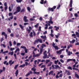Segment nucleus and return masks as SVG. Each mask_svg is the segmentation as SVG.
<instances>
[{"label": "nucleus", "instance_id": "f257e3e1", "mask_svg": "<svg viewBox=\"0 0 79 79\" xmlns=\"http://www.w3.org/2000/svg\"><path fill=\"white\" fill-rule=\"evenodd\" d=\"M31 70L32 71H34L33 73L34 74H39L40 73V72H35L36 71V69L35 68V67H33V68H32Z\"/></svg>", "mask_w": 79, "mask_h": 79}, {"label": "nucleus", "instance_id": "f03ea898", "mask_svg": "<svg viewBox=\"0 0 79 79\" xmlns=\"http://www.w3.org/2000/svg\"><path fill=\"white\" fill-rule=\"evenodd\" d=\"M52 20V16L50 17L49 21H48V25L50 26V24H53V21Z\"/></svg>", "mask_w": 79, "mask_h": 79}, {"label": "nucleus", "instance_id": "7ed1b4c3", "mask_svg": "<svg viewBox=\"0 0 79 79\" xmlns=\"http://www.w3.org/2000/svg\"><path fill=\"white\" fill-rule=\"evenodd\" d=\"M55 67H54V65H52V69H57L58 68L59 69L60 68V67H59L58 65H55Z\"/></svg>", "mask_w": 79, "mask_h": 79}, {"label": "nucleus", "instance_id": "20e7f679", "mask_svg": "<svg viewBox=\"0 0 79 79\" xmlns=\"http://www.w3.org/2000/svg\"><path fill=\"white\" fill-rule=\"evenodd\" d=\"M33 58H35L36 57H37L38 56H39L40 55V54H37L36 55H35V53L33 51Z\"/></svg>", "mask_w": 79, "mask_h": 79}, {"label": "nucleus", "instance_id": "39448f33", "mask_svg": "<svg viewBox=\"0 0 79 79\" xmlns=\"http://www.w3.org/2000/svg\"><path fill=\"white\" fill-rule=\"evenodd\" d=\"M6 33L5 32H2V33L1 35H4L5 37V39H7V37H8V35H7V34H6Z\"/></svg>", "mask_w": 79, "mask_h": 79}, {"label": "nucleus", "instance_id": "423d86ee", "mask_svg": "<svg viewBox=\"0 0 79 79\" xmlns=\"http://www.w3.org/2000/svg\"><path fill=\"white\" fill-rule=\"evenodd\" d=\"M23 20L25 22H28V20L27 19V16H24Z\"/></svg>", "mask_w": 79, "mask_h": 79}, {"label": "nucleus", "instance_id": "0eeeda50", "mask_svg": "<svg viewBox=\"0 0 79 79\" xmlns=\"http://www.w3.org/2000/svg\"><path fill=\"white\" fill-rule=\"evenodd\" d=\"M1 53L2 54H4L5 53H8V51H6L3 52V49H1Z\"/></svg>", "mask_w": 79, "mask_h": 79}, {"label": "nucleus", "instance_id": "6e6552de", "mask_svg": "<svg viewBox=\"0 0 79 79\" xmlns=\"http://www.w3.org/2000/svg\"><path fill=\"white\" fill-rule=\"evenodd\" d=\"M14 63H15V61H13V62H12V60H10L9 62V63L10 64V66H11L12 64H14Z\"/></svg>", "mask_w": 79, "mask_h": 79}, {"label": "nucleus", "instance_id": "1a4fd4ad", "mask_svg": "<svg viewBox=\"0 0 79 79\" xmlns=\"http://www.w3.org/2000/svg\"><path fill=\"white\" fill-rule=\"evenodd\" d=\"M33 74V72H31V71H29V73H27L26 75V76L27 77L28 76L30 75V74Z\"/></svg>", "mask_w": 79, "mask_h": 79}, {"label": "nucleus", "instance_id": "9d476101", "mask_svg": "<svg viewBox=\"0 0 79 79\" xmlns=\"http://www.w3.org/2000/svg\"><path fill=\"white\" fill-rule=\"evenodd\" d=\"M17 11L18 12H19L20 11V10H21V8H20V7L19 6H17Z\"/></svg>", "mask_w": 79, "mask_h": 79}, {"label": "nucleus", "instance_id": "9b49d317", "mask_svg": "<svg viewBox=\"0 0 79 79\" xmlns=\"http://www.w3.org/2000/svg\"><path fill=\"white\" fill-rule=\"evenodd\" d=\"M67 73V75H70L71 74V73L69 71V70H65V73Z\"/></svg>", "mask_w": 79, "mask_h": 79}, {"label": "nucleus", "instance_id": "f8f14e48", "mask_svg": "<svg viewBox=\"0 0 79 79\" xmlns=\"http://www.w3.org/2000/svg\"><path fill=\"white\" fill-rule=\"evenodd\" d=\"M73 61L74 62H75L76 61L75 59H68L67 61L69 62L70 61Z\"/></svg>", "mask_w": 79, "mask_h": 79}, {"label": "nucleus", "instance_id": "ddd939ff", "mask_svg": "<svg viewBox=\"0 0 79 79\" xmlns=\"http://www.w3.org/2000/svg\"><path fill=\"white\" fill-rule=\"evenodd\" d=\"M48 10L49 11H51L52 12L54 11V10L52 8H48Z\"/></svg>", "mask_w": 79, "mask_h": 79}, {"label": "nucleus", "instance_id": "4468645a", "mask_svg": "<svg viewBox=\"0 0 79 79\" xmlns=\"http://www.w3.org/2000/svg\"><path fill=\"white\" fill-rule=\"evenodd\" d=\"M41 37L42 39H43L45 40H46V35H44V36H43V35L41 36Z\"/></svg>", "mask_w": 79, "mask_h": 79}, {"label": "nucleus", "instance_id": "2eb2a0df", "mask_svg": "<svg viewBox=\"0 0 79 79\" xmlns=\"http://www.w3.org/2000/svg\"><path fill=\"white\" fill-rule=\"evenodd\" d=\"M72 3H73V0H71L70 1V7H72Z\"/></svg>", "mask_w": 79, "mask_h": 79}, {"label": "nucleus", "instance_id": "dca6fc26", "mask_svg": "<svg viewBox=\"0 0 79 79\" xmlns=\"http://www.w3.org/2000/svg\"><path fill=\"white\" fill-rule=\"evenodd\" d=\"M75 42V39H73L72 41H70L69 42L71 44H73Z\"/></svg>", "mask_w": 79, "mask_h": 79}, {"label": "nucleus", "instance_id": "f3484780", "mask_svg": "<svg viewBox=\"0 0 79 79\" xmlns=\"http://www.w3.org/2000/svg\"><path fill=\"white\" fill-rule=\"evenodd\" d=\"M25 12V8H22L20 11V12Z\"/></svg>", "mask_w": 79, "mask_h": 79}, {"label": "nucleus", "instance_id": "a211bd4d", "mask_svg": "<svg viewBox=\"0 0 79 79\" xmlns=\"http://www.w3.org/2000/svg\"><path fill=\"white\" fill-rule=\"evenodd\" d=\"M54 27L55 28H56L55 29V31H57L59 29V27H57L56 26H55Z\"/></svg>", "mask_w": 79, "mask_h": 79}, {"label": "nucleus", "instance_id": "6ab92c4d", "mask_svg": "<svg viewBox=\"0 0 79 79\" xmlns=\"http://www.w3.org/2000/svg\"><path fill=\"white\" fill-rule=\"evenodd\" d=\"M14 54V52H10L8 53V55H10L11 56L13 55Z\"/></svg>", "mask_w": 79, "mask_h": 79}, {"label": "nucleus", "instance_id": "aec40b11", "mask_svg": "<svg viewBox=\"0 0 79 79\" xmlns=\"http://www.w3.org/2000/svg\"><path fill=\"white\" fill-rule=\"evenodd\" d=\"M39 42V39H37L36 40L34 43V44H36V43H38Z\"/></svg>", "mask_w": 79, "mask_h": 79}, {"label": "nucleus", "instance_id": "412c9836", "mask_svg": "<svg viewBox=\"0 0 79 79\" xmlns=\"http://www.w3.org/2000/svg\"><path fill=\"white\" fill-rule=\"evenodd\" d=\"M76 35L77 36V37H79V33L77 31H76L75 32Z\"/></svg>", "mask_w": 79, "mask_h": 79}, {"label": "nucleus", "instance_id": "4be33fe9", "mask_svg": "<svg viewBox=\"0 0 79 79\" xmlns=\"http://www.w3.org/2000/svg\"><path fill=\"white\" fill-rule=\"evenodd\" d=\"M60 7H61V5L60 4L58 5V6L56 8V9L59 10Z\"/></svg>", "mask_w": 79, "mask_h": 79}, {"label": "nucleus", "instance_id": "5701e85b", "mask_svg": "<svg viewBox=\"0 0 79 79\" xmlns=\"http://www.w3.org/2000/svg\"><path fill=\"white\" fill-rule=\"evenodd\" d=\"M75 77L77 78L78 79L79 78V76H78V74H77V73H75Z\"/></svg>", "mask_w": 79, "mask_h": 79}, {"label": "nucleus", "instance_id": "b1692460", "mask_svg": "<svg viewBox=\"0 0 79 79\" xmlns=\"http://www.w3.org/2000/svg\"><path fill=\"white\" fill-rule=\"evenodd\" d=\"M25 64H23L22 65H20L19 66V68H23L25 67Z\"/></svg>", "mask_w": 79, "mask_h": 79}, {"label": "nucleus", "instance_id": "393cba45", "mask_svg": "<svg viewBox=\"0 0 79 79\" xmlns=\"http://www.w3.org/2000/svg\"><path fill=\"white\" fill-rule=\"evenodd\" d=\"M27 10L29 12H31V8L29 6H27Z\"/></svg>", "mask_w": 79, "mask_h": 79}, {"label": "nucleus", "instance_id": "a878e982", "mask_svg": "<svg viewBox=\"0 0 79 79\" xmlns=\"http://www.w3.org/2000/svg\"><path fill=\"white\" fill-rule=\"evenodd\" d=\"M68 22H72V23H73L74 22V21L73 20H71V19H69L68 20Z\"/></svg>", "mask_w": 79, "mask_h": 79}, {"label": "nucleus", "instance_id": "bb28decb", "mask_svg": "<svg viewBox=\"0 0 79 79\" xmlns=\"http://www.w3.org/2000/svg\"><path fill=\"white\" fill-rule=\"evenodd\" d=\"M52 64V62H50V63H49L48 65H47V66L49 67V66H51Z\"/></svg>", "mask_w": 79, "mask_h": 79}, {"label": "nucleus", "instance_id": "cd10ccee", "mask_svg": "<svg viewBox=\"0 0 79 79\" xmlns=\"http://www.w3.org/2000/svg\"><path fill=\"white\" fill-rule=\"evenodd\" d=\"M72 54V52H70V51H69L68 53V56H70V54Z\"/></svg>", "mask_w": 79, "mask_h": 79}, {"label": "nucleus", "instance_id": "c85d7f7f", "mask_svg": "<svg viewBox=\"0 0 79 79\" xmlns=\"http://www.w3.org/2000/svg\"><path fill=\"white\" fill-rule=\"evenodd\" d=\"M43 59H45L46 58H49V57H48V56H43Z\"/></svg>", "mask_w": 79, "mask_h": 79}, {"label": "nucleus", "instance_id": "c756f323", "mask_svg": "<svg viewBox=\"0 0 79 79\" xmlns=\"http://www.w3.org/2000/svg\"><path fill=\"white\" fill-rule=\"evenodd\" d=\"M28 49H27L26 48L25 49L24 51L26 53H28Z\"/></svg>", "mask_w": 79, "mask_h": 79}, {"label": "nucleus", "instance_id": "7c9ffc66", "mask_svg": "<svg viewBox=\"0 0 79 79\" xmlns=\"http://www.w3.org/2000/svg\"><path fill=\"white\" fill-rule=\"evenodd\" d=\"M16 1L17 3H20L22 1V0H16Z\"/></svg>", "mask_w": 79, "mask_h": 79}, {"label": "nucleus", "instance_id": "2f4dec72", "mask_svg": "<svg viewBox=\"0 0 79 79\" xmlns=\"http://www.w3.org/2000/svg\"><path fill=\"white\" fill-rule=\"evenodd\" d=\"M19 26L21 28V29L23 30V26L21 24H19Z\"/></svg>", "mask_w": 79, "mask_h": 79}, {"label": "nucleus", "instance_id": "473e14b6", "mask_svg": "<svg viewBox=\"0 0 79 79\" xmlns=\"http://www.w3.org/2000/svg\"><path fill=\"white\" fill-rule=\"evenodd\" d=\"M33 35V33L32 32H31V33L29 34V36L31 37H33V35Z\"/></svg>", "mask_w": 79, "mask_h": 79}, {"label": "nucleus", "instance_id": "72a5a7b5", "mask_svg": "<svg viewBox=\"0 0 79 79\" xmlns=\"http://www.w3.org/2000/svg\"><path fill=\"white\" fill-rule=\"evenodd\" d=\"M38 40H39V42L40 43H42V41L41 39H38Z\"/></svg>", "mask_w": 79, "mask_h": 79}, {"label": "nucleus", "instance_id": "f704fd0d", "mask_svg": "<svg viewBox=\"0 0 79 79\" xmlns=\"http://www.w3.org/2000/svg\"><path fill=\"white\" fill-rule=\"evenodd\" d=\"M7 31L9 32H10V33H11V29L10 28H8L7 29Z\"/></svg>", "mask_w": 79, "mask_h": 79}, {"label": "nucleus", "instance_id": "c9c22d12", "mask_svg": "<svg viewBox=\"0 0 79 79\" xmlns=\"http://www.w3.org/2000/svg\"><path fill=\"white\" fill-rule=\"evenodd\" d=\"M56 50H58V46L56 45L55 47H54Z\"/></svg>", "mask_w": 79, "mask_h": 79}, {"label": "nucleus", "instance_id": "e433bc0d", "mask_svg": "<svg viewBox=\"0 0 79 79\" xmlns=\"http://www.w3.org/2000/svg\"><path fill=\"white\" fill-rule=\"evenodd\" d=\"M67 68L69 69H70L71 70H72V69L71 67H70V66H69V67H67Z\"/></svg>", "mask_w": 79, "mask_h": 79}, {"label": "nucleus", "instance_id": "4c0bfd02", "mask_svg": "<svg viewBox=\"0 0 79 79\" xmlns=\"http://www.w3.org/2000/svg\"><path fill=\"white\" fill-rule=\"evenodd\" d=\"M52 73H53V70H52V71H50V72H49L48 74L49 75H50L51 74H52Z\"/></svg>", "mask_w": 79, "mask_h": 79}, {"label": "nucleus", "instance_id": "58836bf2", "mask_svg": "<svg viewBox=\"0 0 79 79\" xmlns=\"http://www.w3.org/2000/svg\"><path fill=\"white\" fill-rule=\"evenodd\" d=\"M9 44L10 45V46L11 47L12 46V44L11 43V41H9Z\"/></svg>", "mask_w": 79, "mask_h": 79}, {"label": "nucleus", "instance_id": "ea45409f", "mask_svg": "<svg viewBox=\"0 0 79 79\" xmlns=\"http://www.w3.org/2000/svg\"><path fill=\"white\" fill-rule=\"evenodd\" d=\"M59 60H55L54 62H55V64H57V63L58 62Z\"/></svg>", "mask_w": 79, "mask_h": 79}, {"label": "nucleus", "instance_id": "a19ab883", "mask_svg": "<svg viewBox=\"0 0 79 79\" xmlns=\"http://www.w3.org/2000/svg\"><path fill=\"white\" fill-rule=\"evenodd\" d=\"M19 74V70H17L16 71L15 74Z\"/></svg>", "mask_w": 79, "mask_h": 79}, {"label": "nucleus", "instance_id": "79ce46f5", "mask_svg": "<svg viewBox=\"0 0 79 79\" xmlns=\"http://www.w3.org/2000/svg\"><path fill=\"white\" fill-rule=\"evenodd\" d=\"M26 30L27 31H28V33H29L30 32V30L29 29H28V28H27Z\"/></svg>", "mask_w": 79, "mask_h": 79}, {"label": "nucleus", "instance_id": "37998d69", "mask_svg": "<svg viewBox=\"0 0 79 79\" xmlns=\"http://www.w3.org/2000/svg\"><path fill=\"white\" fill-rule=\"evenodd\" d=\"M9 15L10 16H13V13L10 12L9 13Z\"/></svg>", "mask_w": 79, "mask_h": 79}, {"label": "nucleus", "instance_id": "c03bdc74", "mask_svg": "<svg viewBox=\"0 0 79 79\" xmlns=\"http://www.w3.org/2000/svg\"><path fill=\"white\" fill-rule=\"evenodd\" d=\"M18 64H17V65H15V67H14V69H16L17 68V67H18Z\"/></svg>", "mask_w": 79, "mask_h": 79}, {"label": "nucleus", "instance_id": "a18cd8bd", "mask_svg": "<svg viewBox=\"0 0 79 79\" xmlns=\"http://www.w3.org/2000/svg\"><path fill=\"white\" fill-rule=\"evenodd\" d=\"M21 48H23L24 49L26 48V47L25 46H21Z\"/></svg>", "mask_w": 79, "mask_h": 79}, {"label": "nucleus", "instance_id": "49530a36", "mask_svg": "<svg viewBox=\"0 0 79 79\" xmlns=\"http://www.w3.org/2000/svg\"><path fill=\"white\" fill-rule=\"evenodd\" d=\"M74 16L75 17H78V15L77 14V13H75L74 14Z\"/></svg>", "mask_w": 79, "mask_h": 79}, {"label": "nucleus", "instance_id": "de8ad7c7", "mask_svg": "<svg viewBox=\"0 0 79 79\" xmlns=\"http://www.w3.org/2000/svg\"><path fill=\"white\" fill-rule=\"evenodd\" d=\"M73 69L74 70H76V71H78V69H76V68H74V67L73 68Z\"/></svg>", "mask_w": 79, "mask_h": 79}, {"label": "nucleus", "instance_id": "09e8293b", "mask_svg": "<svg viewBox=\"0 0 79 79\" xmlns=\"http://www.w3.org/2000/svg\"><path fill=\"white\" fill-rule=\"evenodd\" d=\"M39 26V23H37L36 24V25H35L34 26V27H38V26Z\"/></svg>", "mask_w": 79, "mask_h": 79}, {"label": "nucleus", "instance_id": "8fccbe9b", "mask_svg": "<svg viewBox=\"0 0 79 79\" xmlns=\"http://www.w3.org/2000/svg\"><path fill=\"white\" fill-rule=\"evenodd\" d=\"M10 36L11 37H14V34L13 33H11L10 35Z\"/></svg>", "mask_w": 79, "mask_h": 79}, {"label": "nucleus", "instance_id": "3c124183", "mask_svg": "<svg viewBox=\"0 0 79 79\" xmlns=\"http://www.w3.org/2000/svg\"><path fill=\"white\" fill-rule=\"evenodd\" d=\"M61 48H66V46L65 45L64 47L63 46H61Z\"/></svg>", "mask_w": 79, "mask_h": 79}, {"label": "nucleus", "instance_id": "603ef678", "mask_svg": "<svg viewBox=\"0 0 79 79\" xmlns=\"http://www.w3.org/2000/svg\"><path fill=\"white\" fill-rule=\"evenodd\" d=\"M44 0H41V2H40V3L42 4H44Z\"/></svg>", "mask_w": 79, "mask_h": 79}, {"label": "nucleus", "instance_id": "864d4df0", "mask_svg": "<svg viewBox=\"0 0 79 79\" xmlns=\"http://www.w3.org/2000/svg\"><path fill=\"white\" fill-rule=\"evenodd\" d=\"M30 20L31 21H34L35 20V19L34 18H30Z\"/></svg>", "mask_w": 79, "mask_h": 79}, {"label": "nucleus", "instance_id": "5fc2aeb1", "mask_svg": "<svg viewBox=\"0 0 79 79\" xmlns=\"http://www.w3.org/2000/svg\"><path fill=\"white\" fill-rule=\"evenodd\" d=\"M61 50H60L59 51H56L57 54H59V53H60L61 52Z\"/></svg>", "mask_w": 79, "mask_h": 79}, {"label": "nucleus", "instance_id": "6e6d98bb", "mask_svg": "<svg viewBox=\"0 0 79 79\" xmlns=\"http://www.w3.org/2000/svg\"><path fill=\"white\" fill-rule=\"evenodd\" d=\"M11 8L13 9V7H14V5L13 4H11Z\"/></svg>", "mask_w": 79, "mask_h": 79}, {"label": "nucleus", "instance_id": "4d7b16f0", "mask_svg": "<svg viewBox=\"0 0 79 79\" xmlns=\"http://www.w3.org/2000/svg\"><path fill=\"white\" fill-rule=\"evenodd\" d=\"M21 54L22 56H24L25 55V52H24V53H23V52L21 53Z\"/></svg>", "mask_w": 79, "mask_h": 79}, {"label": "nucleus", "instance_id": "13d9d810", "mask_svg": "<svg viewBox=\"0 0 79 79\" xmlns=\"http://www.w3.org/2000/svg\"><path fill=\"white\" fill-rule=\"evenodd\" d=\"M9 10L10 12L12 10H11V7L10 6L9 7Z\"/></svg>", "mask_w": 79, "mask_h": 79}, {"label": "nucleus", "instance_id": "bf43d9fd", "mask_svg": "<svg viewBox=\"0 0 79 79\" xmlns=\"http://www.w3.org/2000/svg\"><path fill=\"white\" fill-rule=\"evenodd\" d=\"M41 27L40 26L39 27V30H38V31H41Z\"/></svg>", "mask_w": 79, "mask_h": 79}, {"label": "nucleus", "instance_id": "052dcab7", "mask_svg": "<svg viewBox=\"0 0 79 79\" xmlns=\"http://www.w3.org/2000/svg\"><path fill=\"white\" fill-rule=\"evenodd\" d=\"M52 28H53V27L52 26H50V27H49L48 29L49 30V29H52Z\"/></svg>", "mask_w": 79, "mask_h": 79}, {"label": "nucleus", "instance_id": "680f3d73", "mask_svg": "<svg viewBox=\"0 0 79 79\" xmlns=\"http://www.w3.org/2000/svg\"><path fill=\"white\" fill-rule=\"evenodd\" d=\"M50 61V60H46V64H47L48 63V62H49Z\"/></svg>", "mask_w": 79, "mask_h": 79}, {"label": "nucleus", "instance_id": "e2e57ef3", "mask_svg": "<svg viewBox=\"0 0 79 79\" xmlns=\"http://www.w3.org/2000/svg\"><path fill=\"white\" fill-rule=\"evenodd\" d=\"M56 6H54L52 8H53V10L55 9H56Z\"/></svg>", "mask_w": 79, "mask_h": 79}, {"label": "nucleus", "instance_id": "0e129e2a", "mask_svg": "<svg viewBox=\"0 0 79 79\" xmlns=\"http://www.w3.org/2000/svg\"><path fill=\"white\" fill-rule=\"evenodd\" d=\"M43 52V49L41 48L40 50V54H41L42 52Z\"/></svg>", "mask_w": 79, "mask_h": 79}, {"label": "nucleus", "instance_id": "69168bd1", "mask_svg": "<svg viewBox=\"0 0 79 79\" xmlns=\"http://www.w3.org/2000/svg\"><path fill=\"white\" fill-rule=\"evenodd\" d=\"M4 5L5 7L7 6V3L6 2H5Z\"/></svg>", "mask_w": 79, "mask_h": 79}, {"label": "nucleus", "instance_id": "338daca9", "mask_svg": "<svg viewBox=\"0 0 79 79\" xmlns=\"http://www.w3.org/2000/svg\"><path fill=\"white\" fill-rule=\"evenodd\" d=\"M64 57V56L63 55H60V57L61 58H63Z\"/></svg>", "mask_w": 79, "mask_h": 79}, {"label": "nucleus", "instance_id": "774afa93", "mask_svg": "<svg viewBox=\"0 0 79 79\" xmlns=\"http://www.w3.org/2000/svg\"><path fill=\"white\" fill-rule=\"evenodd\" d=\"M60 61L62 63H64V60H63L62 59H60Z\"/></svg>", "mask_w": 79, "mask_h": 79}]
</instances>
